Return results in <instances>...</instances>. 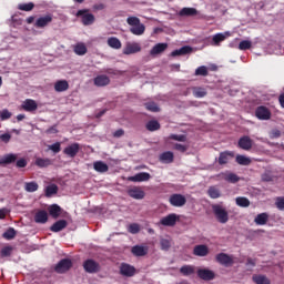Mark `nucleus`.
Here are the masks:
<instances>
[{
  "label": "nucleus",
  "mask_w": 284,
  "mask_h": 284,
  "mask_svg": "<svg viewBox=\"0 0 284 284\" xmlns=\"http://www.w3.org/2000/svg\"><path fill=\"white\" fill-rule=\"evenodd\" d=\"M213 214L219 221V223H227L230 221V214L221 204H213L212 205Z\"/></svg>",
  "instance_id": "f257e3e1"
},
{
  "label": "nucleus",
  "mask_w": 284,
  "mask_h": 284,
  "mask_svg": "<svg viewBox=\"0 0 284 284\" xmlns=\"http://www.w3.org/2000/svg\"><path fill=\"white\" fill-rule=\"evenodd\" d=\"M83 270L87 272V274H97L101 272V264L92 258H89L83 262Z\"/></svg>",
  "instance_id": "f03ea898"
},
{
  "label": "nucleus",
  "mask_w": 284,
  "mask_h": 284,
  "mask_svg": "<svg viewBox=\"0 0 284 284\" xmlns=\"http://www.w3.org/2000/svg\"><path fill=\"white\" fill-rule=\"evenodd\" d=\"M52 21H54V14L48 13V14L41 16L36 20L34 28L43 30V28H48V26H50Z\"/></svg>",
  "instance_id": "7ed1b4c3"
},
{
  "label": "nucleus",
  "mask_w": 284,
  "mask_h": 284,
  "mask_svg": "<svg viewBox=\"0 0 284 284\" xmlns=\"http://www.w3.org/2000/svg\"><path fill=\"white\" fill-rule=\"evenodd\" d=\"M169 203L173 207H183L187 203V199L181 193H174L169 197Z\"/></svg>",
  "instance_id": "20e7f679"
},
{
  "label": "nucleus",
  "mask_w": 284,
  "mask_h": 284,
  "mask_svg": "<svg viewBox=\"0 0 284 284\" xmlns=\"http://www.w3.org/2000/svg\"><path fill=\"white\" fill-rule=\"evenodd\" d=\"M89 10L88 9H82V10H79L77 12V17H81V21L83 23V26H92V23H94V14L92 13H88Z\"/></svg>",
  "instance_id": "39448f33"
},
{
  "label": "nucleus",
  "mask_w": 284,
  "mask_h": 284,
  "mask_svg": "<svg viewBox=\"0 0 284 284\" xmlns=\"http://www.w3.org/2000/svg\"><path fill=\"white\" fill-rule=\"evenodd\" d=\"M79 152H81V144L77 142L69 144L63 150V154H65V156H69V159H74L77 154H79Z\"/></svg>",
  "instance_id": "423d86ee"
},
{
  "label": "nucleus",
  "mask_w": 284,
  "mask_h": 284,
  "mask_svg": "<svg viewBox=\"0 0 284 284\" xmlns=\"http://www.w3.org/2000/svg\"><path fill=\"white\" fill-rule=\"evenodd\" d=\"M72 268V260L70 258H63L54 267L55 272L58 274H65V272H69Z\"/></svg>",
  "instance_id": "0eeeda50"
},
{
  "label": "nucleus",
  "mask_w": 284,
  "mask_h": 284,
  "mask_svg": "<svg viewBox=\"0 0 284 284\" xmlns=\"http://www.w3.org/2000/svg\"><path fill=\"white\" fill-rule=\"evenodd\" d=\"M176 221H179V215L176 213H171L160 220V224L164 227H174L176 225Z\"/></svg>",
  "instance_id": "6e6552de"
},
{
  "label": "nucleus",
  "mask_w": 284,
  "mask_h": 284,
  "mask_svg": "<svg viewBox=\"0 0 284 284\" xmlns=\"http://www.w3.org/2000/svg\"><path fill=\"white\" fill-rule=\"evenodd\" d=\"M120 274L130 278L136 274V268L128 263H122L120 265Z\"/></svg>",
  "instance_id": "1a4fd4ad"
},
{
  "label": "nucleus",
  "mask_w": 284,
  "mask_h": 284,
  "mask_svg": "<svg viewBox=\"0 0 284 284\" xmlns=\"http://www.w3.org/2000/svg\"><path fill=\"white\" fill-rule=\"evenodd\" d=\"M255 115L261 121H267L271 119L272 112H270V109H267V106H257V109L255 110Z\"/></svg>",
  "instance_id": "9d476101"
},
{
  "label": "nucleus",
  "mask_w": 284,
  "mask_h": 284,
  "mask_svg": "<svg viewBox=\"0 0 284 284\" xmlns=\"http://www.w3.org/2000/svg\"><path fill=\"white\" fill-rule=\"evenodd\" d=\"M215 261L220 263V265H225V267L234 264V260H232V256L227 255V253H219L215 256Z\"/></svg>",
  "instance_id": "9b49d317"
},
{
  "label": "nucleus",
  "mask_w": 284,
  "mask_h": 284,
  "mask_svg": "<svg viewBox=\"0 0 284 284\" xmlns=\"http://www.w3.org/2000/svg\"><path fill=\"white\" fill-rule=\"evenodd\" d=\"M39 104L32 99H27L21 104V110H24V112H37Z\"/></svg>",
  "instance_id": "f8f14e48"
},
{
  "label": "nucleus",
  "mask_w": 284,
  "mask_h": 284,
  "mask_svg": "<svg viewBox=\"0 0 284 284\" xmlns=\"http://www.w3.org/2000/svg\"><path fill=\"white\" fill-rule=\"evenodd\" d=\"M237 145L239 148H241V150H245L246 152H248V150H252V145H254V142L251 140L250 136L244 135L240 138Z\"/></svg>",
  "instance_id": "ddd939ff"
},
{
  "label": "nucleus",
  "mask_w": 284,
  "mask_h": 284,
  "mask_svg": "<svg viewBox=\"0 0 284 284\" xmlns=\"http://www.w3.org/2000/svg\"><path fill=\"white\" fill-rule=\"evenodd\" d=\"M136 52H141V45H139V43L129 42L123 49V54H126V55L136 54Z\"/></svg>",
  "instance_id": "4468645a"
},
{
  "label": "nucleus",
  "mask_w": 284,
  "mask_h": 284,
  "mask_svg": "<svg viewBox=\"0 0 284 284\" xmlns=\"http://www.w3.org/2000/svg\"><path fill=\"white\" fill-rule=\"evenodd\" d=\"M17 159H19V156L14 153L4 154L2 158H0V165H10L12 163H17Z\"/></svg>",
  "instance_id": "2eb2a0df"
},
{
  "label": "nucleus",
  "mask_w": 284,
  "mask_h": 284,
  "mask_svg": "<svg viewBox=\"0 0 284 284\" xmlns=\"http://www.w3.org/2000/svg\"><path fill=\"white\" fill-rule=\"evenodd\" d=\"M197 276L199 278H202V281H214V273L207 268H200L197 270Z\"/></svg>",
  "instance_id": "dca6fc26"
},
{
  "label": "nucleus",
  "mask_w": 284,
  "mask_h": 284,
  "mask_svg": "<svg viewBox=\"0 0 284 284\" xmlns=\"http://www.w3.org/2000/svg\"><path fill=\"white\" fill-rule=\"evenodd\" d=\"M220 176L221 179H223V181H226L227 183H239V181H241V178H239L236 173L232 172L221 173Z\"/></svg>",
  "instance_id": "f3484780"
},
{
  "label": "nucleus",
  "mask_w": 284,
  "mask_h": 284,
  "mask_svg": "<svg viewBox=\"0 0 284 284\" xmlns=\"http://www.w3.org/2000/svg\"><path fill=\"white\" fill-rule=\"evenodd\" d=\"M93 83L98 88H103L105 85H110V78L105 74H101L94 78Z\"/></svg>",
  "instance_id": "a211bd4d"
},
{
  "label": "nucleus",
  "mask_w": 284,
  "mask_h": 284,
  "mask_svg": "<svg viewBox=\"0 0 284 284\" xmlns=\"http://www.w3.org/2000/svg\"><path fill=\"white\" fill-rule=\"evenodd\" d=\"M192 47L184 45L171 52V57H185V54H192Z\"/></svg>",
  "instance_id": "6ab92c4d"
},
{
  "label": "nucleus",
  "mask_w": 284,
  "mask_h": 284,
  "mask_svg": "<svg viewBox=\"0 0 284 284\" xmlns=\"http://www.w3.org/2000/svg\"><path fill=\"white\" fill-rule=\"evenodd\" d=\"M193 254L194 256H207V254H210V248L207 245L200 244L194 246Z\"/></svg>",
  "instance_id": "aec40b11"
},
{
  "label": "nucleus",
  "mask_w": 284,
  "mask_h": 284,
  "mask_svg": "<svg viewBox=\"0 0 284 284\" xmlns=\"http://www.w3.org/2000/svg\"><path fill=\"white\" fill-rule=\"evenodd\" d=\"M48 221V212L45 210H40L34 214V222L40 223L41 225H45Z\"/></svg>",
  "instance_id": "412c9836"
},
{
  "label": "nucleus",
  "mask_w": 284,
  "mask_h": 284,
  "mask_svg": "<svg viewBox=\"0 0 284 284\" xmlns=\"http://www.w3.org/2000/svg\"><path fill=\"white\" fill-rule=\"evenodd\" d=\"M67 227H68V221L59 220L50 226V231L51 232H62V230H65Z\"/></svg>",
  "instance_id": "4be33fe9"
},
{
  "label": "nucleus",
  "mask_w": 284,
  "mask_h": 284,
  "mask_svg": "<svg viewBox=\"0 0 284 284\" xmlns=\"http://www.w3.org/2000/svg\"><path fill=\"white\" fill-rule=\"evenodd\" d=\"M166 50H168V43L165 42L158 43L151 49L150 54H152V57L156 54H163V52H165Z\"/></svg>",
  "instance_id": "5701e85b"
},
{
  "label": "nucleus",
  "mask_w": 284,
  "mask_h": 284,
  "mask_svg": "<svg viewBox=\"0 0 284 284\" xmlns=\"http://www.w3.org/2000/svg\"><path fill=\"white\" fill-rule=\"evenodd\" d=\"M159 159L161 163H166V164L174 163V153L171 151H165L162 154H160Z\"/></svg>",
  "instance_id": "b1692460"
},
{
  "label": "nucleus",
  "mask_w": 284,
  "mask_h": 284,
  "mask_svg": "<svg viewBox=\"0 0 284 284\" xmlns=\"http://www.w3.org/2000/svg\"><path fill=\"white\" fill-rule=\"evenodd\" d=\"M230 159H234V153L225 151L220 153L219 156V164L220 165H226V163H230Z\"/></svg>",
  "instance_id": "393cba45"
},
{
  "label": "nucleus",
  "mask_w": 284,
  "mask_h": 284,
  "mask_svg": "<svg viewBox=\"0 0 284 284\" xmlns=\"http://www.w3.org/2000/svg\"><path fill=\"white\" fill-rule=\"evenodd\" d=\"M128 194L129 196H131V199H143V190H141V187L139 186H133L132 189H129Z\"/></svg>",
  "instance_id": "a878e982"
},
{
  "label": "nucleus",
  "mask_w": 284,
  "mask_h": 284,
  "mask_svg": "<svg viewBox=\"0 0 284 284\" xmlns=\"http://www.w3.org/2000/svg\"><path fill=\"white\" fill-rule=\"evenodd\" d=\"M227 37H230V32L216 33L212 38V45H221V43H223V41H225V39H227Z\"/></svg>",
  "instance_id": "bb28decb"
},
{
  "label": "nucleus",
  "mask_w": 284,
  "mask_h": 284,
  "mask_svg": "<svg viewBox=\"0 0 284 284\" xmlns=\"http://www.w3.org/2000/svg\"><path fill=\"white\" fill-rule=\"evenodd\" d=\"M69 88L70 84L68 83V80H59L54 83L55 92H65Z\"/></svg>",
  "instance_id": "cd10ccee"
},
{
  "label": "nucleus",
  "mask_w": 284,
  "mask_h": 284,
  "mask_svg": "<svg viewBox=\"0 0 284 284\" xmlns=\"http://www.w3.org/2000/svg\"><path fill=\"white\" fill-rule=\"evenodd\" d=\"M93 170H95V172H100V174H104V172L110 170V166H108L103 161H97L93 163Z\"/></svg>",
  "instance_id": "c85d7f7f"
},
{
  "label": "nucleus",
  "mask_w": 284,
  "mask_h": 284,
  "mask_svg": "<svg viewBox=\"0 0 284 284\" xmlns=\"http://www.w3.org/2000/svg\"><path fill=\"white\" fill-rule=\"evenodd\" d=\"M106 43L109 48H112L113 50H121L122 43L121 40L116 37H111L106 40Z\"/></svg>",
  "instance_id": "c756f323"
},
{
  "label": "nucleus",
  "mask_w": 284,
  "mask_h": 284,
  "mask_svg": "<svg viewBox=\"0 0 284 284\" xmlns=\"http://www.w3.org/2000/svg\"><path fill=\"white\" fill-rule=\"evenodd\" d=\"M73 52H75L78 57H83V54H88V47H85V43L79 42L74 45Z\"/></svg>",
  "instance_id": "7c9ffc66"
},
{
  "label": "nucleus",
  "mask_w": 284,
  "mask_h": 284,
  "mask_svg": "<svg viewBox=\"0 0 284 284\" xmlns=\"http://www.w3.org/2000/svg\"><path fill=\"white\" fill-rule=\"evenodd\" d=\"M206 194L210 196V199H221V190L216 185L210 186Z\"/></svg>",
  "instance_id": "2f4dec72"
},
{
  "label": "nucleus",
  "mask_w": 284,
  "mask_h": 284,
  "mask_svg": "<svg viewBox=\"0 0 284 284\" xmlns=\"http://www.w3.org/2000/svg\"><path fill=\"white\" fill-rule=\"evenodd\" d=\"M270 215L267 213H260L254 219V223H256V225H266Z\"/></svg>",
  "instance_id": "473e14b6"
},
{
  "label": "nucleus",
  "mask_w": 284,
  "mask_h": 284,
  "mask_svg": "<svg viewBox=\"0 0 284 284\" xmlns=\"http://www.w3.org/2000/svg\"><path fill=\"white\" fill-rule=\"evenodd\" d=\"M49 214L52 216V219H59V216H61V206H59V204L50 205Z\"/></svg>",
  "instance_id": "72a5a7b5"
},
{
  "label": "nucleus",
  "mask_w": 284,
  "mask_h": 284,
  "mask_svg": "<svg viewBox=\"0 0 284 284\" xmlns=\"http://www.w3.org/2000/svg\"><path fill=\"white\" fill-rule=\"evenodd\" d=\"M180 17H196V14H199V11L194 8H183L180 12H179Z\"/></svg>",
  "instance_id": "f704fd0d"
},
{
  "label": "nucleus",
  "mask_w": 284,
  "mask_h": 284,
  "mask_svg": "<svg viewBox=\"0 0 284 284\" xmlns=\"http://www.w3.org/2000/svg\"><path fill=\"white\" fill-rule=\"evenodd\" d=\"M194 272H196V268L193 265H183L180 268V273L182 274V276H192Z\"/></svg>",
  "instance_id": "c9c22d12"
},
{
  "label": "nucleus",
  "mask_w": 284,
  "mask_h": 284,
  "mask_svg": "<svg viewBox=\"0 0 284 284\" xmlns=\"http://www.w3.org/2000/svg\"><path fill=\"white\" fill-rule=\"evenodd\" d=\"M145 128L149 132H156V130H161V123L156 120H150L146 124Z\"/></svg>",
  "instance_id": "e433bc0d"
},
{
  "label": "nucleus",
  "mask_w": 284,
  "mask_h": 284,
  "mask_svg": "<svg viewBox=\"0 0 284 284\" xmlns=\"http://www.w3.org/2000/svg\"><path fill=\"white\" fill-rule=\"evenodd\" d=\"M193 97H195V99H203V97H207V91H205L204 88L194 87L193 88Z\"/></svg>",
  "instance_id": "4c0bfd02"
},
{
  "label": "nucleus",
  "mask_w": 284,
  "mask_h": 284,
  "mask_svg": "<svg viewBox=\"0 0 284 284\" xmlns=\"http://www.w3.org/2000/svg\"><path fill=\"white\" fill-rule=\"evenodd\" d=\"M235 203L239 207H250L251 202L250 199L245 196H239L235 199Z\"/></svg>",
  "instance_id": "58836bf2"
},
{
  "label": "nucleus",
  "mask_w": 284,
  "mask_h": 284,
  "mask_svg": "<svg viewBox=\"0 0 284 284\" xmlns=\"http://www.w3.org/2000/svg\"><path fill=\"white\" fill-rule=\"evenodd\" d=\"M16 236H17V231L14 230V227H9L2 234V239H4L6 241H12V239H14Z\"/></svg>",
  "instance_id": "ea45409f"
},
{
  "label": "nucleus",
  "mask_w": 284,
  "mask_h": 284,
  "mask_svg": "<svg viewBox=\"0 0 284 284\" xmlns=\"http://www.w3.org/2000/svg\"><path fill=\"white\" fill-rule=\"evenodd\" d=\"M36 165L38 168H49V165H52V160L50 159H43V158H38L36 160Z\"/></svg>",
  "instance_id": "a19ab883"
},
{
  "label": "nucleus",
  "mask_w": 284,
  "mask_h": 284,
  "mask_svg": "<svg viewBox=\"0 0 284 284\" xmlns=\"http://www.w3.org/2000/svg\"><path fill=\"white\" fill-rule=\"evenodd\" d=\"M18 10H21L22 12H32V10H34V3L33 2L20 3L18 4Z\"/></svg>",
  "instance_id": "79ce46f5"
},
{
  "label": "nucleus",
  "mask_w": 284,
  "mask_h": 284,
  "mask_svg": "<svg viewBox=\"0 0 284 284\" xmlns=\"http://www.w3.org/2000/svg\"><path fill=\"white\" fill-rule=\"evenodd\" d=\"M59 192V186L57 184H51L45 187V196L50 199V196H53V194H57Z\"/></svg>",
  "instance_id": "37998d69"
},
{
  "label": "nucleus",
  "mask_w": 284,
  "mask_h": 284,
  "mask_svg": "<svg viewBox=\"0 0 284 284\" xmlns=\"http://www.w3.org/2000/svg\"><path fill=\"white\" fill-rule=\"evenodd\" d=\"M253 281L256 283V284H272V282L268 280L267 276L265 275H254L253 276Z\"/></svg>",
  "instance_id": "c03bdc74"
},
{
  "label": "nucleus",
  "mask_w": 284,
  "mask_h": 284,
  "mask_svg": "<svg viewBox=\"0 0 284 284\" xmlns=\"http://www.w3.org/2000/svg\"><path fill=\"white\" fill-rule=\"evenodd\" d=\"M235 161L239 163V165H250V163H252V160L245 155H237Z\"/></svg>",
  "instance_id": "a18cd8bd"
},
{
  "label": "nucleus",
  "mask_w": 284,
  "mask_h": 284,
  "mask_svg": "<svg viewBox=\"0 0 284 284\" xmlns=\"http://www.w3.org/2000/svg\"><path fill=\"white\" fill-rule=\"evenodd\" d=\"M26 192H37L39 190V184L37 182H27L24 184Z\"/></svg>",
  "instance_id": "49530a36"
},
{
  "label": "nucleus",
  "mask_w": 284,
  "mask_h": 284,
  "mask_svg": "<svg viewBox=\"0 0 284 284\" xmlns=\"http://www.w3.org/2000/svg\"><path fill=\"white\" fill-rule=\"evenodd\" d=\"M209 74L210 72L205 65H201L195 70V77H207Z\"/></svg>",
  "instance_id": "de8ad7c7"
},
{
  "label": "nucleus",
  "mask_w": 284,
  "mask_h": 284,
  "mask_svg": "<svg viewBox=\"0 0 284 284\" xmlns=\"http://www.w3.org/2000/svg\"><path fill=\"white\" fill-rule=\"evenodd\" d=\"M12 246H4L0 251V255L2 258H7L8 256H12Z\"/></svg>",
  "instance_id": "09e8293b"
},
{
  "label": "nucleus",
  "mask_w": 284,
  "mask_h": 284,
  "mask_svg": "<svg viewBox=\"0 0 284 284\" xmlns=\"http://www.w3.org/2000/svg\"><path fill=\"white\" fill-rule=\"evenodd\" d=\"M145 109L149 110V112H161V109L159 108V104L155 102H149L145 103Z\"/></svg>",
  "instance_id": "8fccbe9b"
},
{
  "label": "nucleus",
  "mask_w": 284,
  "mask_h": 284,
  "mask_svg": "<svg viewBox=\"0 0 284 284\" xmlns=\"http://www.w3.org/2000/svg\"><path fill=\"white\" fill-rule=\"evenodd\" d=\"M126 23L129 26H132V28L136 27V26H141V20L136 17H129L126 19Z\"/></svg>",
  "instance_id": "3c124183"
},
{
  "label": "nucleus",
  "mask_w": 284,
  "mask_h": 284,
  "mask_svg": "<svg viewBox=\"0 0 284 284\" xmlns=\"http://www.w3.org/2000/svg\"><path fill=\"white\" fill-rule=\"evenodd\" d=\"M170 139H172V141H180L181 143H185L187 141V136L185 134H171Z\"/></svg>",
  "instance_id": "603ef678"
},
{
  "label": "nucleus",
  "mask_w": 284,
  "mask_h": 284,
  "mask_svg": "<svg viewBox=\"0 0 284 284\" xmlns=\"http://www.w3.org/2000/svg\"><path fill=\"white\" fill-rule=\"evenodd\" d=\"M48 149L51 150L53 154H59V152H61V142H55L53 144H50Z\"/></svg>",
  "instance_id": "864d4df0"
},
{
  "label": "nucleus",
  "mask_w": 284,
  "mask_h": 284,
  "mask_svg": "<svg viewBox=\"0 0 284 284\" xmlns=\"http://www.w3.org/2000/svg\"><path fill=\"white\" fill-rule=\"evenodd\" d=\"M11 118H12V113L8 111V109H3L2 111H0L1 121H8V119H11Z\"/></svg>",
  "instance_id": "5fc2aeb1"
},
{
  "label": "nucleus",
  "mask_w": 284,
  "mask_h": 284,
  "mask_svg": "<svg viewBox=\"0 0 284 284\" xmlns=\"http://www.w3.org/2000/svg\"><path fill=\"white\" fill-rule=\"evenodd\" d=\"M130 32H132V34H136V36L143 34V24H138L135 27H132L130 29Z\"/></svg>",
  "instance_id": "6e6d98bb"
},
{
  "label": "nucleus",
  "mask_w": 284,
  "mask_h": 284,
  "mask_svg": "<svg viewBox=\"0 0 284 284\" xmlns=\"http://www.w3.org/2000/svg\"><path fill=\"white\" fill-rule=\"evenodd\" d=\"M275 206L277 207V210H280L281 212H284V197L283 196H278L275 200Z\"/></svg>",
  "instance_id": "4d7b16f0"
},
{
  "label": "nucleus",
  "mask_w": 284,
  "mask_h": 284,
  "mask_svg": "<svg viewBox=\"0 0 284 284\" xmlns=\"http://www.w3.org/2000/svg\"><path fill=\"white\" fill-rule=\"evenodd\" d=\"M134 256H143V246L135 245L131 250Z\"/></svg>",
  "instance_id": "13d9d810"
},
{
  "label": "nucleus",
  "mask_w": 284,
  "mask_h": 284,
  "mask_svg": "<svg viewBox=\"0 0 284 284\" xmlns=\"http://www.w3.org/2000/svg\"><path fill=\"white\" fill-rule=\"evenodd\" d=\"M250 48H252V42H250V40H243L239 44L240 50H250Z\"/></svg>",
  "instance_id": "bf43d9fd"
},
{
  "label": "nucleus",
  "mask_w": 284,
  "mask_h": 284,
  "mask_svg": "<svg viewBox=\"0 0 284 284\" xmlns=\"http://www.w3.org/2000/svg\"><path fill=\"white\" fill-rule=\"evenodd\" d=\"M160 245H161V250H164L165 252H168V250H170L172 244L170 243V240L162 239L160 241Z\"/></svg>",
  "instance_id": "052dcab7"
},
{
  "label": "nucleus",
  "mask_w": 284,
  "mask_h": 284,
  "mask_svg": "<svg viewBox=\"0 0 284 284\" xmlns=\"http://www.w3.org/2000/svg\"><path fill=\"white\" fill-rule=\"evenodd\" d=\"M128 230H129L130 234H139L141 229L139 227V224L133 223V224L129 225Z\"/></svg>",
  "instance_id": "680f3d73"
},
{
  "label": "nucleus",
  "mask_w": 284,
  "mask_h": 284,
  "mask_svg": "<svg viewBox=\"0 0 284 284\" xmlns=\"http://www.w3.org/2000/svg\"><path fill=\"white\" fill-rule=\"evenodd\" d=\"M128 181H132L134 183L143 181V173H138L136 175L128 178Z\"/></svg>",
  "instance_id": "e2e57ef3"
},
{
  "label": "nucleus",
  "mask_w": 284,
  "mask_h": 284,
  "mask_svg": "<svg viewBox=\"0 0 284 284\" xmlns=\"http://www.w3.org/2000/svg\"><path fill=\"white\" fill-rule=\"evenodd\" d=\"M174 150H176L178 152H182V153L187 152V145L175 143Z\"/></svg>",
  "instance_id": "0e129e2a"
},
{
  "label": "nucleus",
  "mask_w": 284,
  "mask_h": 284,
  "mask_svg": "<svg viewBox=\"0 0 284 284\" xmlns=\"http://www.w3.org/2000/svg\"><path fill=\"white\" fill-rule=\"evenodd\" d=\"M262 181L264 183H270V182L274 181V178L270 173H264V174H262Z\"/></svg>",
  "instance_id": "69168bd1"
},
{
  "label": "nucleus",
  "mask_w": 284,
  "mask_h": 284,
  "mask_svg": "<svg viewBox=\"0 0 284 284\" xmlns=\"http://www.w3.org/2000/svg\"><path fill=\"white\" fill-rule=\"evenodd\" d=\"M27 165H28V161L23 158L16 162L17 168H26Z\"/></svg>",
  "instance_id": "338daca9"
},
{
  "label": "nucleus",
  "mask_w": 284,
  "mask_h": 284,
  "mask_svg": "<svg viewBox=\"0 0 284 284\" xmlns=\"http://www.w3.org/2000/svg\"><path fill=\"white\" fill-rule=\"evenodd\" d=\"M8 212H10V211L6 207L0 209V221L6 219V216H8Z\"/></svg>",
  "instance_id": "774afa93"
}]
</instances>
